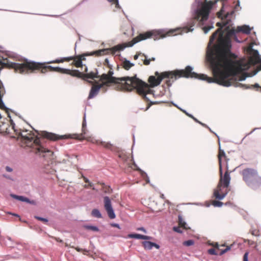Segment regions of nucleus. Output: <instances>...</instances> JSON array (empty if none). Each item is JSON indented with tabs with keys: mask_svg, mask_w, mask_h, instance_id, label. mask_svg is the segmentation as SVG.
Here are the masks:
<instances>
[{
	"mask_svg": "<svg viewBox=\"0 0 261 261\" xmlns=\"http://www.w3.org/2000/svg\"><path fill=\"white\" fill-rule=\"evenodd\" d=\"M219 49V54L211 55L207 58L214 76L213 77L207 76L206 82L208 83H216L223 86H230L234 83L233 76L261 62L258 51L251 47L248 49L250 57L246 62L243 60H236L237 56L231 52V45L227 40L220 44Z\"/></svg>",
	"mask_w": 261,
	"mask_h": 261,
	"instance_id": "1",
	"label": "nucleus"
},
{
	"mask_svg": "<svg viewBox=\"0 0 261 261\" xmlns=\"http://www.w3.org/2000/svg\"><path fill=\"white\" fill-rule=\"evenodd\" d=\"M230 20H226L216 23V26L219 28L211 36L209 44H212L216 38H217V43L207 52V58H210L211 55L213 54L215 56L219 54V45L221 43L226 41V40L229 41V44L231 46L230 38L233 37L236 33L241 32L246 34L250 33L251 29L249 26L244 25L238 27L236 29H234L230 28Z\"/></svg>",
	"mask_w": 261,
	"mask_h": 261,
	"instance_id": "2",
	"label": "nucleus"
},
{
	"mask_svg": "<svg viewBox=\"0 0 261 261\" xmlns=\"http://www.w3.org/2000/svg\"><path fill=\"white\" fill-rule=\"evenodd\" d=\"M100 80L104 85L108 86L109 84L114 83L120 85L123 90L130 91L136 89L137 93L142 96L143 99L148 100L146 95L151 94V90L149 86L146 83L139 79L135 75L133 77L125 76L120 78L111 77L107 74L103 73L100 76Z\"/></svg>",
	"mask_w": 261,
	"mask_h": 261,
	"instance_id": "3",
	"label": "nucleus"
},
{
	"mask_svg": "<svg viewBox=\"0 0 261 261\" xmlns=\"http://www.w3.org/2000/svg\"><path fill=\"white\" fill-rule=\"evenodd\" d=\"M155 76H150L148 78V82L151 87H154L159 85L164 79H168L166 84L168 87L172 85V83L179 77H191L202 80L206 81L207 75L204 74H198L192 71V68L189 66L183 70H175L171 71H165L159 73L156 71Z\"/></svg>",
	"mask_w": 261,
	"mask_h": 261,
	"instance_id": "4",
	"label": "nucleus"
},
{
	"mask_svg": "<svg viewBox=\"0 0 261 261\" xmlns=\"http://www.w3.org/2000/svg\"><path fill=\"white\" fill-rule=\"evenodd\" d=\"M11 125L16 134L21 137V146L23 147H29L31 151L37 155L43 157L46 160H53L54 152L51 150L44 147L40 142V139L33 132L27 129H20L17 132L15 129V123L10 120Z\"/></svg>",
	"mask_w": 261,
	"mask_h": 261,
	"instance_id": "5",
	"label": "nucleus"
},
{
	"mask_svg": "<svg viewBox=\"0 0 261 261\" xmlns=\"http://www.w3.org/2000/svg\"><path fill=\"white\" fill-rule=\"evenodd\" d=\"M35 70H40L41 73H45L47 72H57L64 74L70 75L72 76L77 77L83 79V72L77 70H70L62 68L59 67H54L51 66L46 65L45 63H41L35 62L25 61L22 63H19L18 72L26 73L29 72H33Z\"/></svg>",
	"mask_w": 261,
	"mask_h": 261,
	"instance_id": "6",
	"label": "nucleus"
},
{
	"mask_svg": "<svg viewBox=\"0 0 261 261\" xmlns=\"http://www.w3.org/2000/svg\"><path fill=\"white\" fill-rule=\"evenodd\" d=\"M216 2L212 1L208 2L203 3L200 9H197L196 11L195 15L189 22L188 26L184 28L185 32L192 31L193 30V27H194L197 22L200 24L202 25L203 22L207 20L208 18L209 14L213 5L215 4Z\"/></svg>",
	"mask_w": 261,
	"mask_h": 261,
	"instance_id": "7",
	"label": "nucleus"
},
{
	"mask_svg": "<svg viewBox=\"0 0 261 261\" xmlns=\"http://www.w3.org/2000/svg\"><path fill=\"white\" fill-rule=\"evenodd\" d=\"M181 33V31L179 28L170 30L164 34L161 32L154 31H149L144 33L140 34L137 37L134 38L130 42H128L127 46H132L134 44L148 38H153L154 40H157L166 36H175L180 34Z\"/></svg>",
	"mask_w": 261,
	"mask_h": 261,
	"instance_id": "8",
	"label": "nucleus"
},
{
	"mask_svg": "<svg viewBox=\"0 0 261 261\" xmlns=\"http://www.w3.org/2000/svg\"><path fill=\"white\" fill-rule=\"evenodd\" d=\"M230 172L227 166L224 175L223 176L222 173L220 174L218 184L214 191V196L216 199L222 200L229 192L228 187L230 181Z\"/></svg>",
	"mask_w": 261,
	"mask_h": 261,
	"instance_id": "9",
	"label": "nucleus"
},
{
	"mask_svg": "<svg viewBox=\"0 0 261 261\" xmlns=\"http://www.w3.org/2000/svg\"><path fill=\"white\" fill-rule=\"evenodd\" d=\"M241 174L246 185L253 190H256L261 186V176L257 171L253 168H245Z\"/></svg>",
	"mask_w": 261,
	"mask_h": 261,
	"instance_id": "10",
	"label": "nucleus"
},
{
	"mask_svg": "<svg viewBox=\"0 0 261 261\" xmlns=\"http://www.w3.org/2000/svg\"><path fill=\"white\" fill-rule=\"evenodd\" d=\"M86 122L85 118H84L82 123V133L81 134H72L68 135L59 136L56 134L47 132L46 131H41L40 133H38L37 131H36V132L38 133V135L40 136L43 138H46L50 141H56L59 140H62L68 138H73L80 140H84V139H85V137H84L83 135L86 134Z\"/></svg>",
	"mask_w": 261,
	"mask_h": 261,
	"instance_id": "11",
	"label": "nucleus"
},
{
	"mask_svg": "<svg viewBox=\"0 0 261 261\" xmlns=\"http://www.w3.org/2000/svg\"><path fill=\"white\" fill-rule=\"evenodd\" d=\"M87 56H88V53L77 56L63 58L60 59H56L55 60L48 62L46 64L60 63H63L64 62H69L70 61L72 60L73 62L71 64L72 65L77 68L82 67L83 65L82 61L86 60V57Z\"/></svg>",
	"mask_w": 261,
	"mask_h": 261,
	"instance_id": "12",
	"label": "nucleus"
},
{
	"mask_svg": "<svg viewBox=\"0 0 261 261\" xmlns=\"http://www.w3.org/2000/svg\"><path fill=\"white\" fill-rule=\"evenodd\" d=\"M125 46L119 44L110 49H101L95 50L90 53H88V56H95V57H100L104 55L109 54V51H111L112 54H114L117 51L123 50Z\"/></svg>",
	"mask_w": 261,
	"mask_h": 261,
	"instance_id": "13",
	"label": "nucleus"
},
{
	"mask_svg": "<svg viewBox=\"0 0 261 261\" xmlns=\"http://www.w3.org/2000/svg\"><path fill=\"white\" fill-rule=\"evenodd\" d=\"M103 200L105 208L107 211L109 218L111 219H114L116 217V215L112 208L110 199L109 197L105 196Z\"/></svg>",
	"mask_w": 261,
	"mask_h": 261,
	"instance_id": "14",
	"label": "nucleus"
},
{
	"mask_svg": "<svg viewBox=\"0 0 261 261\" xmlns=\"http://www.w3.org/2000/svg\"><path fill=\"white\" fill-rule=\"evenodd\" d=\"M218 160H219V174H221L222 173V164L223 161L226 162V167L228 166L227 165V161L228 159L227 158L225 153L223 150L219 148V153L218 155ZM228 168V167H227Z\"/></svg>",
	"mask_w": 261,
	"mask_h": 261,
	"instance_id": "15",
	"label": "nucleus"
},
{
	"mask_svg": "<svg viewBox=\"0 0 261 261\" xmlns=\"http://www.w3.org/2000/svg\"><path fill=\"white\" fill-rule=\"evenodd\" d=\"M104 86V84H98L95 82L92 86L88 96L89 99H91L95 96L99 92V90Z\"/></svg>",
	"mask_w": 261,
	"mask_h": 261,
	"instance_id": "16",
	"label": "nucleus"
},
{
	"mask_svg": "<svg viewBox=\"0 0 261 261\" xmlns=\"http://www.w3.org/2000/svg\"><path fill=\"white\" fill-rule=\"evenodd\" d=\"M18 65L19 63L11 62L7 61V62H3L0 60V66H2L0 68H2L1 70L4 67L8 68L9 69H14L16 72H18Z\"/></svg>",
	"mask_w": 261,
	"mask_h": 261,
	"instance_id": "17",
	"label": "nucleus"
},
{
	"mask_svg": "<svg viewBox=\"0 0 261 261\" xmlns=\"http://www.w3.org/2000/svg\"><path fill=\"white\" fill-rule=\"evenodd\" d=\"M84 139H86L88 141L91 142L98 145H101L107 149H109L112 147V145L110 143L97 140L91 137L85 138Z\"/></svg>",
	"mask_w": 261,
	"mask_h": 261,
	"instance_id": "18",
	"label": "nucleus"
},
{
	"mask_svg": "<svg viewBox=\"0 0 261 261\" xmlns=\"http://www.w3.org/2000/svg\"><path fill=\"white\" fill-rule=\"evenodd\" d=\"M211 245L217 248L218 251L219 250L220 251V252L219 253L220 255H223L231 249V246H227L225 249H223V248L222 247H224L225 246L224 245H219L217 243H213L211 244Z\"/></svg>",
	"mask_w": 261,
	"mask_h": 261,
	"instance_id": "19",
	"label": "nucleus"
},
{
	"mask_svg": "<svg viewBox=\"0 0 261 261\" xmlns=\"http://www.w3.org/2000/svg\"><path fill=\"white\" fill-rule=\"evenodd\" d=\"M99 76L98 75V71L96 69H95L94 70L90 71V72L87 73L83 74V80H86L87 79H90L93 80L95 78H99Z\"/></svg>",
	"mask_w": 261,
	"mask_h": 261,
	"instance_id": "20",
	"label": "nucleus"
},
{
	"mask_svg": "<svg viewBox=\"0 0 261 261\" xmlns=\"http://www.w3.org/2000/svg\"><path fill=\"white\" fill-rule=\"evenodd\" d=\"M142 245L144 249L147 250H150L153 247H155L158 249L160 248V246L158 244L150 241L143 242Z\"/></svg>",
	"mask_w": 261,
	"mask_h": 261,
	"instance_id": "21",
	"label": "nucleus"
},
{
	"mask_svg": "<svg viewBox=\"0 0 261 261\" xmlns=\"http://www.w3.org/2000/svg\"><path fill=\"white\" fill-rule=\"evenodd\" d=\"M128 238H134L137 239H142L148 240H151L152 238L150 236H144L140 234L134 233V234H129L128 235Z\"/></svg>",
	"mask_w": 261,
	"mask_h": 261,
	"instance_id": "22",
	"label": "nucleus"
},
{
	"mask_svg": "<svg viewBox=\"0 0 261 261\" xmlns=\"http://www.w3.org/2000/svg\"><path fill=\"white\" fill-rule=\"evenodd\" d=\"M11 196L12 197L21 201H24L31 204H34L35 203L34 201H31L29 198L22 196H18L14 194H11Z\"/></svg>",
	"mask_w": 261,
	"mask_h": 261,
	"instance_id": "23",
	"label": "nucleus"
},
{
	"mask_svg": "<svg viewBox=\"0 0 261 261\" xmlns=\"http://www.w3.org/2000/svg\"><path fill=\"white\" fill-rule=\"evenodd\" d=\"M122 67L123 68L126 70H129L131 67H132L133 66H134V64L130 63L129 61L128 60H125L123 62H122Z\"/></svg>",
	"mask_w": 261,
	"mask_h": 261,
	"instance_id": "24",
	"label": "nucleus"
},
{
	"mask_svg": "<svg viewBox=\"0 0 261 261\" xmlns=\"http://www.w3.org/2000/svg\"><path fill=\"white\" fill-rule=\"evenodd\" d=\"M221 1H222L223 2H224V1H226V0H221ZM224 3H223V6L221 9V10L220 11V12H219L218 13V16L219 17H222V19H223V16H224L225 18H226L228 15V13H227V14H225L224 13V11L223 10L224 9Z\"/></svg>",
	"mask_w": 261,
	"mask_h": 261,
	"instance_id": "25",
	"label": "nucleus"
},
{
	"mask_svg": "<svg viewBox=\"0 0 261 261\" xmlns=\"http://www.w3.org/2000/svg\"><path fill=\"white\" fill-rule=\"evenodd\" d=\"M100 185L102 186L101 190L104 193L110 194L112 192V189L110 188V186H107L103 183H101Z\"/></svg>",
	"mask_w": 261,
	"mask_h": 261,
	"instance_id": "26",
	"label": "nucleus"
},
{
	"mask_svg": "<svg viewBox=\"0 0 261 261\" xmlns=\"http://www.w3.org/2000/svg\"><path fill=\"white\" fill-rule=\"evenodd\" d=\"M178 225L182 227V229H187V224L181 217V216H178Z\"/></svg>",
	"mask_w": 261,
	"mask_h": 261,
	"instance_id": "27",
	"label": "nucleus"
},
{
	"mask_svg": "<svg viewBox=\"0 0 261 261\" xmlns=\"http://www.w3.org/2000/svg\"><path fill=\"white\" fill-rule=\"evenodd\" d=\"M91 215H92V216L97 218H100L102 217L101 214L100 213L99 211L96 208L93 209L92 211Z\"/></svg>",
	"mask_w": 261,
	"mask_h": 261,
	"instance_id": "28",
	"label": "nucleus"
},
{
	"mask_svg": "<svg viewBox=\"0 0 261 261\" xmlns=\"http://www.w3.org/2000/svg\"><path fill=\"white\" fill-rule=\"evenodd\" d=\"M208 253L211 255H218L219 254V252L217 248L214 247L213 248H211L208 250Z\"/></svg>",
	"mask_w": 261,
	"mask_h": 261,
	"instance_id": "29",
	"label": "nucleus"
},
{
	"mask_svg": "<svg viewBox=\"0 0 261 261\" xmlns=\"http://www.w3.org/2000/svg\"><path fill=\"white\" fill-rule=\"evenodd\" d=\"M84 227L88 230H91L93 231H98V228L96 226H91V225H85Z\"/></svg>",
	"mask_w": 261,
	"mask_h": 261,
	"instance_id": "30",
	"label": "nucleus"
},
{
	"mask_svg": "<svg viewBox=\"0 0 261 261\" xmlns=\"http://www.w3.org/2000/svg\"><path fill=\"white\" fill-rule=\"evenodd\" d=\"M244 242L245 243H247L249 245H255L254 248H255V249H257V244L254 241L247 239V240H244Z\"/></svg>",
	"mask_w": 261,
	"mask_h": 261,
	"instance_id": "31",
	"label": "nucleus"
},
{
	"mask_svg": "<svg viewBox=\"0 0 261 261\" xmlns=\"http://www.w3.org/2000/svg\"><path fill=\"white\" fill-rule=\"evenodd\" d=\"M250 232L253 236L256 237L259 236V230L258 229H251Z\"/></svg>",
	"mask_w": 261,
	"mask_h": 261,
	"instance_id": "32",
	"label": "nucleus"
},
{
	"mask_svg": "<svg viewBox=\"0 0 261 261\" xmlns=\"http://www.w3.org/2000/svg\"><path fill=\"white\" fill-rule=\"evenodd\" d=\"M212 204L214 206L220 207L223 205V202L217 200H214L212 202Z\"/></svg>",
	"mask_w": 261,
	"mask_h": 261,
	"instance_id": "33",
	"label": "nucleus"
},
{
	"mask_svg": "<svg viewBox=\"0 0 261 261\" xmlns=\"http://www.w3.org/2000/svg\"><path fill=\"white\" fill-rule=\"evenodd\" d=\"M194 241L192 240H189L184 242L183 245L186 246H190L194 244Z\"/></svg>",
	"mask_w": 261,
	"mask_h": 261,
	"instance_id": "34",
	"label": "nucleus"
},
{
	"mask_svg": "<svg viewBox=\"0 0 261 261\" xmlns=\"http://www.w3.org/2000/svg\"><path fill=\"white\" fill-rule=\"evenodd\" d=\"M34 218L38 220H39V221H41L44 222V223H46L48 222V220L46 218H42V217H40L39 216H35L34 217Z\"/></svg>",
	"mask_w": 261,
	"mask_h": 261,
	"instance_id": "35",
	"label": "nucleus"
},
{
	"mask_svg": "<svg viewBox=\"0 0 261 261\" xmlns=\"http://www.w3.org/2000/svg\"><path fill=\"white\" fill-rule=\"evenodd\" d=\"M142 56L145 58L143 61V64L145 65H148L150 62V59H147L146 56L144 54H142Z\"/></svg>",
	"mask_w": 261,
	"mask_h": 261,
	"instance_id": "36",
	"label": "nucleus"
},
{
	"mask_svg": "<svg viewBox=\"0 0 261 261\" xmlns=\"http://www.w3.org/2000/svg\"><path fill=\"white\" fill-rule=\"evenodd\" d=\"M182 227L181 226H179L178 227H174L173 230H174V231H175L177 232L182 233Z\"/></svg>",
	"mask_w": 261,
	"mask_h": 261,
	"instance_id": "37",
	"label": "nucleus"
},
{
	"mask_svg": "<svg viewBox=\"0 0 261 261\" xmlns=\"http://www.w3.org/2000/svg\"><path fill=\"white\" fill-rule=\"evenodd\" d=\"M212 28H213V26H208V27H204L202 28V29H203V31L204 32V33L206 34Z\"/></svg>",
	"mask_w": 261,
	"mask_h": 261,
	"instance_id": "38",
	"label": "nucleus"
},
{
	"mask_svg": "<svg viewBox=\"0 0 261 261\" xmlns=\"http://www.w3.org/2000/svg\"><path fill=\"white\" fill-rule=\"evenodd\" d=\"M108 2L112 3L115 5V7L116 8H119V5L118 3V0H107Z\"/></svg>",
	"mask_w": 261,
	"mask_h": 261,
	"instance_id": "39",
	"label": "nucleus"
},
{
	"mask_svg": "<svg viewBox=\"0 0 261 261\" xmlns=\"http://www.w3.org/2000/svg\"><path fill=\"white\" fill-rule=\"evenodd\" d=\"M184 112L187 115L189 116V117H191L192 118H193L195 121H196V122H199V123H200L203 126H204L205 127H207L206 125L204 124H203L200 122H199L195 118H194L192 115H190V114H188L187 113H186L185 111H184Z\"/></svg>",
	"mask_w": 261,
	"mask_h": 261,
	"instance_id": "40",
	"label": "nucleus"
},
{
	"mask_svg": "<svg viewBox=\"0 0 261 261\" xmlns=\"http://www.w3.org/2000/svg\"><path fill=\"white\" fill-rule=\"evenodd\" d=\"M184 112L187 115L189 116V117H191L192 118H193L195 121H196V122H199V123H200L203 126H204L205 127H207L206 125L204 124H203L200 122H199L195 118H194L192 115H190V114H188L187 113H186L185 111H184Z\"/></svg>",
	"mask_w": 261,
	"mask_h": 261,
	"instance_id": "41",
	"label": "nucleus"
},
{
	"mask_svg": "<svg viewBox=\"0 0 261 261\" xmlns=\"http://www.w3.org/2000/svg\"><path fill=\"white\" fill-rule=\"evenodd\" d=\"M93 186V184L92 183L89 182L88 185H85L84 186V188H92V190H96V189Z\"/></svg>",
	"mask_w": 261,
	"mask_h": 261,
	"instance_id": "42",
	"label": "nucleus"
},
{
	"mask_svg": "<svg viewBox=\"0 0 261 261\" xmlns=\"http://www.w3.org/2000/svg\"><path fill=\"white\" fill-rule=\"evenodd\" d=\"M248 254H249L248 252H245V253L244 254V256H243V261H248Z\"/></svg>",
	"mask_w": 261,
	"mask_h": 261,
	"instance_id": "43",
	"label": "nucleus"
},
{
	"mask_svg": "<svg viewBox=\"0 0 261 261\" xmlns=\"http://www.w3.org/2000/svg\"><path fill=\"white\" fill-rule=\"evenodd\" d=\"M247 76V75L245 74H242L239 77V81H243L246 79Z\"/></svg>",
	"mask_w": 261,
	"mask_h": 261,
	"instance_id": "44",
	"label": "nucleus"
},
{
	"mask_svg": "<svg viewBox=\"0 0 261 261\" xmlns=\"http://www.w3.org/2000/svg\"><path fill=\"white\" fill-rule=\"evenodd\" d=\"M137 230H139V231H142L145 233H146V229L143 227H138L136 229Z\"/></svg>",
	"mask_w": 261,
	"mask_h": 261,
	"instance_id": "45",
	"label": "nucleus"
},
{
	"mask_svg": "<svg viewBox=\"0 0 261 261\" xmlns=\"http://www.w3.org/2000/svg\"><path fill=\"white\" fill-rule=\"evenodd\" d=\"M111 226H112V227H116V228H118L119 229H120L119 225L118 224H117V223H111Z\"/></svg>",
	"mask_w": 261,
	"mask_h": 261,
	"instance_id": "46",
	"label": "nucleus"
},
{
	"mask_svg": "<svg viewBox=\"0 0 261 261\" xmlns=\"http://www.w3.org/2000/svg\"><path fill=\"white\" fill-rule=\"evenodd\" d=\"M74 249H75L77 251H78V252H81V251H83V249H81V248H79V247H74ZM83 251H85V252H88V251H87V250H83Z\"/></svg>",
	"mask_w": 261,
	"mask_h": 261,
	"instance_id": "47",
	"label": "nucleus"
},
{
	"mask_svg": "<svg viewBox=\"0 0 261 261\" xmlns=\"http://www.w3.org/2000/svg\"><path fill=\"white\" fill-rule=\"evenodd\" d=\"M82 178H83V179H84V181H85V182H86V183H89V182H90V181H89V179H88L87 177H86L85 176H84L83 175H82Z\"/></svg>",
	"mask_w": 261,
	"mask_h": 261,
	"instance_id": "48",
	"label": "nucleus"
},
{
	"mask_svg": "<svg viewBox=\"0 0 261 261\" xmlns=\"http://www.w3.org/2000/svg\"><path fill=\"white\" fill-rule=\"evenodd\" d=\"M109 75V76L111 77H114V76H112V75L113 74V71L111 70H110L107 74Z\"/></svg>",
	"mask_w": 261,
	"mask_h": 261,
	"instance_id": "49",
	"label": "nucleus"
},
{
	"mask_svg": "<svg viewBox=\"0 0 261 261\" xmlns=\"http://www.w3.org/2000/svg\"><path fill=\"white\" fill-rule=\"evenodd\" d=\"M6 170L8 172H11V171H12V169L11 168H10V167H9V166H7L6 167Z\"/></svg>",
	"mask_w": 261,
	"mask_h": 261,
	"instance_id": "50",
	"label": "nucleus"
},
{
	"mask_svg": "<svg viewBox=\"0 0 261 261\" xmlns=\"http://www.w3.org/2000/svg\"><path fill=\"white\" fill-rule=\"evenodd\" d=\"M131 168H133V169H135L136 167H137V165L135 164V163H133L132 164V165L129 166Z\"/></svg>",
	"mask_w": 261,
	"mask_h": 261,
	"instance_id": "51",
	"label": "nucleus"
},
{
	"mask_svg": "<svg viewBox=\"0 0 261 261\" xmlns=\"http://www.w3.org/2000/svg\"><path fill=\"white\" fill-rule=\"evenodd\" d=\"M139 55H141V56H142V54H136V55H135L134 56V59L135 60H137V59H138V57H139Z\"/></svg>",
	"mask_w": 261,
	"mask_h": 261,
	"instance_id": "52",
	"label": "nucleus"
},
{
	"mask_svg": "<svg viewBox=\"0 0 261 261\" xmlns=\"http://www.w3.org/2000/svg\"><path fill=\"white\" fill-rule=\"evenodd\" d=\"M54 239L57 242H59L60 243H62L63 242V241L62 240H61L59 238H54Z\"/></svg>",
	"mask_w": 261,
	"mask_h": 261,
	"instance_id": "53",
	"label": "nucleus"
},
{
	"mask_svg": "<svg viewBox=\"0 0 261 261\" xmlns=\"http://www.w3.org/2000/svg\"><path fill=\"white\" fill-rule=\"evenodd\" d=\"M239 6H240V3L239 1H238L237 4L235 6V9L237 10L238 7H239Z\"/></svg>",
	"mask_w": 261,
	"mask_h": 261,
	"instance_id": "54",
	"label": "nucleus"
},
{
	"mask_svg": "<svg viewBox=\"0 0 261 261\" xmlns=\"http://www.w3.org/2000/svg\"><path fill=\"white\" fill-rule=\"evenodd\" d=\"M107 64L108 66L110 67L109 65V60L108 59H106L105 60V64Z\"/></svg>",
	"mask_w": 261,
	"mask_h": 261,
	"instance_id": "55",
	"label": "nucleus"
},
{
	"mask_svg": "<svg viewBox=\"0 0 261 261\" xmlns=\"http://www.w3.org/2000/svg\"><path fill=\"white\" fill-rule=\"evenodd\" d=\"M84 73H88V68L87 67H86L85 68V69H84Z\"/></svg>",
	"mask_w": 261,
	"mask_h": 261,
	"instance_id": "56",
	"label": "nucleus"
},
{
	"mask_svg": "<svg viewBox=\"0 0 261 261\" xmlns=\"http://www.w3.org/2000/svg\"><path fill=\"white\" fill-rule=\"evenodd\" d=\"M149 59H150V61H154L155 60V58H153V57H152V58H150Z\"/></svg>",
	"mask_w": 261,
	"mask_h": 261,
	"instance_id": "57",
	"label": "nucleus"
},
{
	"mask_svg": "<svg viewBox=\"0 0 261 261\" xmlns=\"http://www.w3.org/2000/svg\"><path fill=\"white\" fill-rule=\"evenodd\" d=\"M160 197H161V198H162V199H165V196H164V194H161Z\"/></svg>",
	"mask_w": 261,
	"mask_h": 261,
	"instance_id": "58",
	"label": "nucleus"
},
{
	"mask_svg": "<svg viewBox=\"0 0 261 261\" xmlns=\"http://www.w3.org/2000/svg\"><path fill=\"white\" fill-rule=\"evenodd\" d=\"M258 68H259V70H261V63H260V64L259 65Z\"/></svg>",
	"mask_w": 261,
	"mask_h": 261,
	"instance_id": "59",
	"label": "nucleus"
},
{
	"mask_svg": "<svg viewBox=\"0 0 261 261\" xmlns=\"http://www.w3.org/2000/svg\"><path fill=\"white\" fill-rule=\"evenodd\" d=\"M65 246H68V244L67 243H65Z\"/></svg>",
	"mask_w": 261,
	"mask_h": 261,
	"instance_id": "60",
	"label": "nucleus"
},
{
	"mask_svg": "<svg viewBox=\"0 0 261 261\" xmlns=\"http://www.w3.org/2000/svg\"><path fill=\"white\" fill-rule=\"evenodd\" d=\"M207 2V0H205V2L204 3Z\"/></svg>",
	"mask_w": 261,
	"mask_h": 261,
	"instance_id": "61",
	"label": "nucleus"
}]
</instances>
